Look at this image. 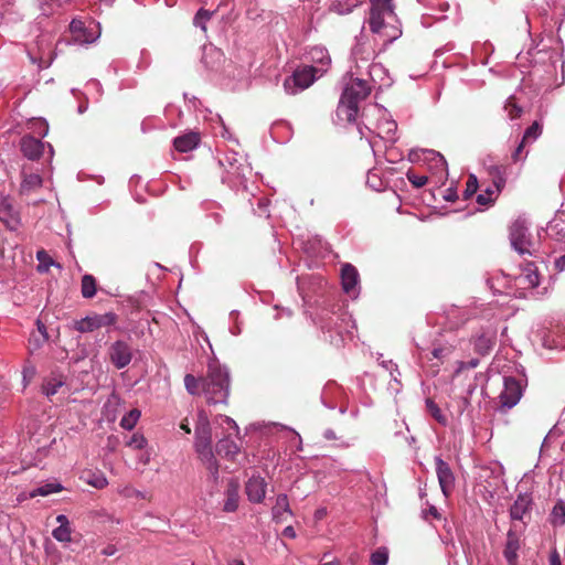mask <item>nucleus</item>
Here are the masks:
<instances>
[{
  "instance_id": "f257e3e1",
  "label": "nucleus",
  "mask_w": 565,
  "mask_h": 565,
  "mask_svg": "<svg viewBox=\"0 0 565 565\" xmlns=\"http://www.w3.org/2000/svg\"><path fill=\"white\" fill-rule=\"evenodd\" d=\"M184 385L191 395L202 393L209 404H226L230 394V376L225 367L210 363L205 377L184 376Z\"/></svg>"
},
{
  "instance_id": "f03ea898",
  "label": "nucleus",
  "mask_w": 565,
  "mask_h": 565,
  "mask_svg": "<svg viewBox=\"0 0 565 565\" xmlns=\"http://www.w3.org/2000/svg\"><path fill=\"white\" fill-rule=\"evenodd\" d=\"M194 448L200 460L210 471L213 481L217 482L220 478L218 463L212 448V430L210 420L204 411H200L198 414Z\"/></svg>"
},
{
  "instance_id": "7ed1b4c3",
  "label": "nucleus",
  "mask_w": 565,
  "mask_h": 565,
  "mask_svg": "<svg viewBox=\"0 0 565 565\" xmlns=\"http://www.w3.org/2000/svg\"><path fill=\"white\" fill-rule=\"evenodd\" d=\"M370 92L371 87L365 81L350 77V82L345 85L337 108L338 118L348 122L355 121L359 103L365 99Z\"/></svg>"
},
{
  "instance_id": "20e7f679",
  "label": "nucleus",
  "mask_w": 565,
  "mask_h": 565,
  "mask_svg": "<svg viewBox=\"0 0 565 565\" xmlns=\"http://www.w3.org/2000/svg\"><path fill=\"white\" fill-rule=\"evenodd\" d=\"M363 118L367 121L364 128L369 132L388 142L396 140L397 124L385 108L373 105L364 110Z\"/></svg>"
},
{
  "instance_id": "39448f33",
  "label": "nucleus",
  "mask_w": 565,
  "mask_h": 565,
  "mask_svg": "<svg viewBox=\"0 0 565 565\" xmlns=\"http://www.w3.org/2000/svg\"><path fill=\"white\" fill-rule=\"evenodd\" d=\"M320 76L313 66L298 68L284 81L285 92L289 95H296L308 88Z\"/></svg>"
},
{
  "instance_id": "423d86ee",
  "label": "nucleus",
  "mask_w": 565,
  "mask_h": 565,
  "mask_svg": "<svg viewBox=\"0 0 565 565\" xmlns=\"http://www.w3.org/2000/svg\"><path fill=\"white\" fill-rule=\"evenodd\" d=\"M371 9L369 17L370 30L379 33L386 28L385 19L394 17L392 0H370Z\"/></svg>"
},
{
  "instance_id": "0eeeda50",
  "label": "nucleus",
  "mask_w": 565,
  "mask_h": 565,
  "mask_svg": "<svg viewBox=\"0 0 565 565\" xmlns=\"http://www.w3.org/2000/svg\"><path fill=\"white\" fill-rule=\"evenodd\" d=\"M510 241L512 247L521 255L532 254V243L529 227L522 220H516L510 227Z\"/></svg>"
},
{
  "instance_id": "6e6552de",
  "label": "nucleus",
  "mask_w": 565,
  "mask_h": 565,
  "mask_svg": "<svg viewBox=\"0 0 565 565\" xmlns=\"http://www.w3.org/2000/svg\"><path fill=\"white\" fill-rule=\"evenodd\" d=\"M117 316L114 312H106L103 315H90L81 320L75 321L74 328L78 332H93L103 327L115 324Z\"/></svg>"
},
{
  "instance_id": "1a4fd4ad",
  "label": "nucleus",
  "mask_w": 565,
  "mask_h": 565,
  "mask_svg": "<svg viewBox=\"0 0 565 565\" xmlns=\"http://www.w3.org/2000/svg\"><path fill=\"white\" fill-rule=\"evenodd\" d=\"M521 396V383L513 377H504L503 390L499 395L500 408L511 409L519 403Z\"/></svg>"
},
{
  "instance_id": "9d476101",
  "label": "nucleus",
  "mask_w": 565,
  "mask_h": 565,
  "mask_svg": "<svg viewBox=\"0 0 565 565\" xmlns=\"http://www.w3.org/2000/svg\"><path fill=\"white\" fill-rule=\"evenodd\" d=\"M108 356L113 365L121 370L130 364L134 353L130 344L124 340H117L108 349Z\"/></svg>"
},
{
  "instance_id": "9b49d317",
  "label": "nucleus",
  "mask_w": 565,
  "mask_h": 565,
  "mask_svg": "<svg viewBox=\"0 0 565 565\" xmlns=\"http://www.w3.org/2000/svg\"><path fill=\"white\" fill-rule=\"evenodd\" d=\"M491 174L493 178V184L477 195V202L480 205L486 206L493 203L505 184V178L503 177L500 167H494Z\"/></svg>"
},
{
  "instance_id": "f8f14e48",
  "label": "nucleus",
  "mask_w": 565,
  "mask_h": 565,
  "mask_svg": "<svg viewBox=\"0 0 565 565\" xmlns=\"http://www.w3.org/2000/svg\"><path fill=\"white\" fill-rule=\"evenodd\" d=\"M375 38H359L352 49V58L360 67L359 63H369L376 56Z\"/></svg>"
},
{
  "instance_id": "ddd939ff",
  "label": "nucleus",
  "mask_w": 565,
  "mask_h": 565,
  "mask_svg": "<svg viewBox=\"0 0 565 565\" xmlns=\"http://www.w3.org/2000/svg\"><path fill=\"white\" fill-rule=\"evenodd\" d=\"M436 473L440 489L445 497H448L455 487V476L449 465L440 457L435 458Z\"/></svg>"
},
{
  "instance_id": "4468645a",
  "label": "nucleus",
  "mask_w": 565,
  "mask_h": 565,
  "mask_svg": "<svg viewBox=\"0 0 565 565\" xmlns=\"http://www.w3.org/2000/svg\"><path fill=\"white\" fill-rule=\"evenodd\" d=\"M0 221L10 231H17L21 224L20 214L8 196L0 200Z\"/></svg>"
},
{
  "instance_id": "2eb2a0df",
  "label": "nucleus",
  "mask_w": 565,
  "mask_h": 565,
  "mask_svg": "<svg viewBox=\"0 0 565 565\" xmlns=\"http://www.w3.org/2000/svg\"><path fill=\"white\" fill-rule=\"evenodd\" d=\"M267 482L258 476H252L245 484V493L252 503H262L266 497Z\"/></svg>"
},
{
  "instance_id": "dca6fc26",
  "label": "nucleus",
  "mask_w": 565,
  "mask_h": 565,
  "mask_svg": "<svg viewBox=\"0 0 565 565\" xmlns=\"http://www.w3.org/2000/svg\"><path fill=\"white\" fill-rule=\"evenodd\" d=\"M424 162L428 164V169L441 181L447 178V162L443 154L435 150H424Z\"/></svg>"
},
{
  "instance_id": "f3484780",
  "label": "nucleus",
  "mask_w": 565,
  "mask_h": 565,
  "mask_svg": "<svg viewBox=\"0 0 565 565\" xmlns=\"http://www.w3.org/2000/svg\"><path fill=\"white\" fill-rule=\"evenodd\" d=\"M306 58L308 62L315 64L312 66L316 68V72L319 73V75H323L331 63L330 54L323 46L310 47L307 51Z\"/></svg>"
},
{
  "instance_id": "a211bd4d",
  "label": "nucleus",
  "mask_w": 565,
  "mask_h": 565,
  "mask_svg": "<svg viewBox=\"0 0 565 565\" xmlns=\"http://www.w3.org/2000/svg\"><path fill=\"white\" fill-rule=\"evenodd\" d=\"M45 143L33 136H23L20 140V150L29 160H38L44 151Z\"/></svg>"
},
{
  "instance_id": "6ab92c4d",
  "label": "nucleus",
  "mask_w": 565,
  "mask_h": 565,
  "mask_svg": "<svg viewBox=\"0 0 565 565\" xmlns=\"http://www.w3.org/2000/svg\"><path fill=\"white\" fill-rule=\"evenodd\" d=\"M521 547V535L514 529H510L507 533V541L503 551L504 558L509 565L518 564V552Z\"/></svg>"
},
{
  "instance_id": "aec40b11",
  "label": "nucleus",
  "mask_w": 565,
  "mask_h": 565,
  "mask_svg": "<svg viewBox=\"0 0 565 565\" xmlns=\"http://www.w3.org/2000/svg\"><path fill=\"white\" fill-rule=\"evenodd\" d=\"M342 288L348 295L355 296L359 282L358 270L351 265L345 264L341 269Z\"/></svg>"
},
{
  "instance_id": "412c9836",
  "label": "nucleus",
  "mask_w": 565,
  "mask_h": 565,
  "mask_svg": "<svg viewBox=\"0 0 565 565\" xmlns=\"http://www.w3.org/2000/svg\"><path fill=\"white\" fill-rule=\"evenodd\" d=\"M239 502V484L236 480L231 479L225 491V501L223 510L225 512H235Z\"/></svg>"
},
{
  "instance_id": "4be33fe9",
  "label": "nucleus",
  "mask_w": 565,
  "mask_h": 565,
  "mask_svg": "<svg viewBox=\"0 0 565 565\" xmlns=\"http://www.w3.org/2000/svg\"><path fill=\"white\" fill-rule=\"evenodd\" d=\"M518 281L523 288H535L540 285L537 268L533 263H529L518 276Z\"/></svg>"
},
{
  "instance_id": "5701e85b",
  "label": "nucleus",
  "mask_w": 565,
  "mask_h": 565,
  "mask_svg": "<svg viewBox=\"0 0 565 565\" xmlns=\"http://www.w3.org/2000/svg\"><path fill=\"white\" fill-rule=\"evenodd\" d=\"M56 522L58 526L52 531V536L61 543H70L72 541V529L67 516L58 514Z\"/></svg>"
},
{
  "instance_id": "b1692460",
  "label": "nucleus",
  "mask_w": 565,
  "mask_h": 565,
  "mask_svg": "<svg viewBox=\"0 0 565 565\" xmlns=\"http://www.w3.org/2000/svg\"><path fill=\"white\" fill-rule=\"evenodd\" d=\"M273 520L277 523L286 521V515H292L287 494H278L271 509Z\"/></svg>"
},
{
  "instance_id": "393cba45",
  "label": "nucleus",
  "mask_w": 565,
  "mask_h": 565,
  "mask_svg": "<svg viewBox=\"0 0 565 565\" xmlns=\"http://www.w3.org/2000/svg\"><path fill=\"white\" fill-rule=\"evenodd\" d=\"M200 142V136L196 132H188L179 136L174 139L173 146L179 152H189L198 147Z\"/></svg>"
},
{
  "instance_id": "a878e982",
  "label": "nucleus",
  "mask_w": 565,
  "mask_h": 565,
  "mask_svg": "<svg viewBox=\"0 0 565 565\" xmlns=\"http://www.w3.org/2000/svg\"><path fill=\"white\" fill-rule=\"evenodd\" d=\"M495 343V333L486 331L473 340L475 351L481 355L488 354Z\"/></svg>"
},
{
  "instance_id": "bb28decb",
  "label": "nucleus",
  "mask_w": 565,
  "mask_h": 565,
  "mask_svg": "<svg viewBox=\"0 0 565 565\" xmlns=\"http://www.w3.org/2000/svg\"><path fill=\"white\" fill-rule=\"evenodd\" d=\"M216 452L228 460H235L239 452V447L233 439L225 437L217 441Z\"/></svg>"
},
{
  "instance_id": "cd10ccee",
  "label": "nucleus",
  "mask_w": 565,
  "mask_h": 565,
  "mask_svg": "<svg viewBox=\"0 0 565 565\" xmlns=\"http://www.w3.org/2000/svg\"><path fill=\"white\" fill-rule=\"evenodd\" d=\"M65 386V381L62 375H53L46 377L42 384V393L51 398L56 395Z\"/></svg>"
},
{
  "instance_id": "c85d7f7f",
  "label": "nucleus",
  "mask_w": 565,
  "mask_h": 565,
  "mask_svg": "<svg viewBox=\"0 0 565 565\" xmlns=\"http://www.w3.org/2000/svg\"><path fill=\"white\" fill-rule=\"evenodd\" d=\"M42 185V178L36 173L25 174L23 173V179L21 182V192H30L36 188Z\"/></svg>"
},
{
  "instance_id": "c756f323",
  "label": "nucleus",
  "mask_w": 565,
  "mask_h": 565,
  "mask_svg": "<svg viewBox=\"0 0 565 565\" xmlns=\"http://www.w3.org/2000/svg\"><path fill=\"white\" fill-rule=\"evenodd\" d=\"M61 490H62V486L60 483L50 482V483H45V484H43L41 487H38V488L33 489L29 493V497L30 498H35L38 495L46 497V495H50L52 493L60 492Z\"/></svg>"
},
{
  "instance_id": "7c9ffc66",
  "label": "nucleus",
  "mask_w": 565,
  "mask_h": 565,
  "mask_svg": "<svg viewBox=\"0 0 565 565\" xmlns=\"http://www.w3.org/2000/svg\"><path fill=\"white\" fill-rule=\"evenodd\" d=\"M141 416V412L137 408L129 411L120 420V427L126 430H131L137 425L139 418Z\"/></svg>"
},
{
  "instance_id": "2f4dec72",
  "label": "nucleus",
  "mask_w": 565,
  "mask_h": 565,
  "mask_svg": "<svg viewBox=\"0 0 565 565\" xmlns=\"http://www.w3.org/2000/svg\"><path fill=\"white\" fill-rule=\"evenodd\" d=\"M82 295L84 298H93L96 295V280L92 275H84L82 278Z\"/></svg>"
},
{
  "instance_id": "473e14b6",
  "label": "nucleus",
  "mask_w": 565,
  "mask_h": 565,
  "mask_svg": "<svg viewBox=\"0 0 565 565\" xmlns=\"http://www.w3.org/2000/svg\"><path fill=\"white\" fill-rule=\"evenodd\" d=\"M61 7V0H39V9L45 17L56 13Z\"/></svg>"
},
{
  "instance_id": "72a5a7b5",
  "label": "nucleus",
  "mask_w": 565,
  "mask_h": 565,
  "mask_svg": "<svg viewBox=\"0 0 565 565\" xmlns=\"http://www.w3.org/2000/svg\"><path fill=\"white\" fill-rule=\"evenodd\" d=\"M84 480L96 489H104L108 484V480L102 472H88Z\"/></svg>"
},
{
  "instance_id": "f704fd0d",
  "label": "nucleus",
  "mask_w": 565,
  "mask_h": 565,
  "mask_svg": "<svg viewBox=\"0 0 565 565\" xmlns=\"http://www.w3.org/2000/svg\"><path fill=\"white\" fill-rule=\"evenodd\" d=\"M118 494L127 499H147V494L135 489L130 484L120 486L117 489Z\"/></svg>"
},
{
  "instance_id": "c9c22d12",
  "label": "nucleus",
  "mask_w": 565,
  "mask_h": 565,
  "mask_svg": "<svg viewBox=\"0 0 565 565\" xmlns=\"http://www.w3.org/2000/svg\"><path fill=\"white\" fill-rule=\"evenodd\" d=\"M213 12L200 9L194 17V24L201 29L203 33L207 32L206 23L212 19Z\"/></svg>"
},
{
  "instance_id": "e433bc0d",
  "label": "nucleus",
  "mask_w": 565,
  "mask_h": 565,
  "mask_svg": "<svg viewBox=\"0 0 565 565\" xmlns=\"http://www.w3.org/2000/svg\"><path fill=\"white\" fill-rule=\"evenodd\" d=\"M542 135V126L539 121H534L524 132L523 142H534Z\"/></svg>"
},
{
  "instance_id": "4c0bfd02",
  "label": "nucleus",
  "mask_w": 565,
  "mask_h": 565,
  "mask_svg": "<svg viewBox=\"0 0 565 565\" xmlns=\"http://www.w3.org/2000/svg\"><path fill=\"white\" fill-rule=\"evenodd\" d=\"M504 110L510 120L519 118L522 114V108L516 104L514 96H510L504 105Z\"/></svg>"
},
{
  "instance_id": "58836bf2",
  "label": "nucleus",
  "mask_w": 565,
  "mask_h": 565,
  "mask_svg": "<svg viewBox=\"0 0 565 565\" xmlns=\"http://www.w3.org/2000/svg\"><path fill=\"white\" fill-rule=\"evenodd\" d=\"M426 407L429 414L441 425L447 424V417L443 414L438 405L430 398L426 399Z\"/></svg>"
},
{
  "instance_id": "ea45409f",
  "label": "nucleus",
  "mask_w": 565,
  "mask_h": 565,
  "mask_svg": "<svg viewBox=\"0 0 565 565\" xmlns=\"http://www.w3.org/2000/svg\"><path fill=\"white\" fill-rule=\"evenodd\" d=\"M126 446L132 449H143L147 446L146 437L140 433H135L127 441Z\"/></svg>"
},
{
  "instance_id": "a19ab883",
  "label": "nucleus",
  "mask_w": 565,
  "mask_h": 565,
  "mask_svg": "<svg viewBox=\"0 0 565 565\" xmlns=\"http://www.w3.org/2000/svg\"><path fill=\"white\" fill-rule=\"evenodd\" d=\"M452 351H454V345H451V344L439 345V347H436L433 349L431 355H433V358H435L439 361H443L446 358H448L452 353Z\"/></svg>"
},
{
  "instance_id": "79ce46f5",
  "label": "nucleus",
  "mask_w": 565,
  "mask_h": 565,
  "mask_svg": "<svg viewBox=\"0 0 565 565\" xmlns=\"http://www.w3.org/2000/svg\"><path fill=\"white\" fill-rule=\"evenodd\" d=\"M552 519L555 524L565 523V505L563 502H557L552 511Z\"/></svg>"
},
{
  "instance_id": "37998d69",
  "label": "nucleus",
  "mask_w": 565,
  "mask_h": 565,
  "mask_svg": "<svg viewBox=\"0 0 565 565\" xmlns=\"http://www.w3.org/2000/svg\"><path fill=\"white\" fill-rule=\"evenodd\" d=\"M406 177L408 181L417 189L423 188L428 182V178L426 175H418L412 170L406 173Z\"/></svg>"
},
{
  "instance_id": "c03bdc74",
  "label": "nucleus",
  "mask_w": 565,
  "mask_h": 565,
  "mask_svg": "<svg viewBox=\"0 0 565 565\" xmlns=\"http://www.w3.org/2000/svg\"><path fill=\"white\" fill-rule=\"evenodd\" d=\"M478 190V179L476 175L470 174L463 192L465 199L471 198Z\"/></svg>"
},
{
  "instance_id": "a18cd8bd",
  "label": "nucleus",
  "mask_w": 565,
  "mask_h": 565,
  "mask_svg": "<svg viewBox=\"0 0 565 565\" xmlns=\"http://www.w3.org/2000/svg\"><path fill=\"white\" fill-rule=\"evenodd\" d=\"M525 512L524 501H515L511 507L510 515L513 520H522Z\"/></svg>"
},
{
  "instance_id": "49530a36",
  "label": "nucleus",
  "mask_w": 565,
  "mask_h": 565,
  "mask_svg": "<svg viewBox=\"0 0 565 565\" xmlns=\"http://www.w3.org/2000/svg\"><path fill=\"white\" fill-rule=\"evenodd\" d=\"M387 559L388 555L385 550H377L371 555V562L373 565H386Z\"/></svg>"
},
{
  "instance_id": "de8ad7c7",
  "label": "nucleus",
  "mask_w": 565,
  "mask_h": 565,
  "mask_svg": "<svg viewBox=\"0 0 565 565\" xmlns=\"http://www.w3.org/2000/svg\"><path fill=\"white\" fill-rule=\"evenodd\" d=\"M36 257L40 262V265L38 267L40 271L46 270L49 265H55L45 250H39Z\"/></svg>"
},
{
  "instance_id": "09e8293b",
  "label": "nucleus",
  "mask_w": 565,
  "mask_h": 565,
  "mask_svg": "<svg viewBox=\"0 0 565 565\" xmlns=\"http://www.w3.org/2000/svg\"><path fill=\"white\" fill-rule=\"evenodd\" d=\"M70 31L72 33H83V35H93V30H89L88 34L85 33V23L79 19H74L70 23Z\"/></svg>"
},
{
  "instance_id": "8fccbe9b",
  "label": "nucleus",
  "mask_w": 565,
  "mask_h": 565,
  "mask_svg": "<svg viewBox=\"0 0 565 565\" xmlns=\"http://www.w3.org/2000/svg\"><path fill=\"white\" fill-rule=\"evenodd\" d=\"M98 38L97 36H94V38H71L70 41H67V44L70 45H89V44H93L95 43V41L97 40Z\"/></svg>"
},
{
  "instance_id": "3c124183",
  "label": "nucleus",
  "mask_w": 565,
  "mask_h": 565,
  "mask_svg": "<svg viewBox=\"0 0 565 565\" xmlns=\"http://www.w3.org/2000/svg\"><path fill=\"white\" fill-rule=\"evenodd\" d=\"M525 145H526V142H523V140H521V142L519 143L516 149L513 151L512 159L514 162L522 161L525 159L526 153L523 154V149H524Z\"/></svg>"
},
{
  "instance_id": "603ef678",
  "label": "nucleus",
  "mask_w": 565,
  "mask_h": 565,
  "mask_svg": "<svg viewBox=\"0 0 565 565\" xmlns=\"http://www.w3.org/2000/svg\"><path fill=\"white\" fill-rule=\"evenodd\" d=\"M425 149H412L408 153V160L411 162L417 163L423 161L424 162V154L422 153Z\"/></svg>"
},
{
  "instance_id": "864d4df0",
  "label": "nucleus",
  "mask_w": 565,
  "mask_h": 565,
  "mask_svg": "<svg viewBox=\"0 0 565 565\" xmlns=\"http://www.w3.org/2000/svg\"><path fill=\"white\" fill-rule=\"evenodd\" d=\"M35 373H36L35 366L30 363L23 367V380H24L25 384L33 379Z\"/></svg>"
},
{
  "instance_id": "5fc2aeb1",
  "label": "nucleus",
  "mask_w": 565,
  "mask_h": 565,
  "mask_svg": "<svg viewBox=\"0 0 565 565\" xmlns=\"http://www.w3.org/2000/svg\"><path fill=\"white\" fill-rule=\"evenodd\" d=\"M479 364V360L478 359H471L470 361L468 362H458V367H457V373L466 370V369H475L477 367Z\"/></svg>"
},
{
  "instance_id": "6e6d98bb",
  "label": "nucleus",
  "mask_w": 565,
  "mask_h": 565,
  "mask_svg": "<svg viewBox=\"0 0 565 565\" xmlns=\"http://www.w3.org/2000/svg\"><path fill=\"white\" fill-rule=\"evenodd\" d=\"M356 4H352V6H343L341 1H338L337 3H333V8L334 10L340 13V14H344V13H349L351 10H352V7H355Z\"/></svg>"
},
{
  "instance_id": "4d7b16f0",
  "label": "nucleus",
  "mask_w": 565,
  "mask_h": 565,
  "mask_svg": "<svg viewBox=\"0 0 565 565\" xmlns=\"http://www.w3.org/2000/svg\"><path fill=\"white\" fill-rule=\"evenodd\" d=\"M382 366L386 369L396 381L397 377L394 375V371H397V365L393 361H383Z\"/></svg>"
},
{
  "instance_id": "13d9d810",
  "label": "nucleus",
  "mask_w": 565,
  "mask_h": 565,
  "mask_svg": "<svg viewBox=\"0 0 565 565\" xmlns=\"http://www.w3.org/2000/svg\"><path fill=\"white\" fill-rule=\"evenodd\" d=\"M282 535L286 536V537H289V539H295L296 537V531H295V529L291 525H288V526H286L284 529Z\"/></svg>"
},
{
  "instance_id": "bf43d9fd",
  "label": "nucleus",
  "mask_w": 565,
  "mask_h": 565,
  "mask_svg": "<svg viewBox=\"0 0 565 565\" xmlns=\"http://www.w3.org/2000/svg\"><path fill=\"white\" fill-rule=\"evenodd\" d=\"M456 198H457L456 191L452 189H448L447 193L444 195V199L446 201H450V202L455 201Z\"/></svg>"
},
{
  "instance_id": "052dcab7",
  "label": "nucleus",
  "mask_w": 565,
  "mask_h": 565,
  "mask_svg": "<svg viewBox=\"0 0 565 565\" xmlns=\"http://www.w3.org/2000/svg\"><path fill=\"white\" fill-rule=\"evenodd\" d=\"M87 87L88 88H94L97 90L98 95L102 94V87H100V83L98 81H90L88 84H87Z\"/></svg>"
},
{
  "instance_id": "680f3d73",
  "label": "nucleus",
  "mask_w": 565,
  "mask_h": 565,
  "mask_svg": "<svg viewBox=\"0 0 565 565\" xmlns=\"http://www.w3.org/2000/svg\"><path fill=\"white\" fill-rule=\"evenodd\" d=\"M555 265L559 270H565V254L555 260Z\"/></svg>"
},
{
  "instance_id": "e2e57ef3",
  "label": "nucleus",
  "mask_w": 565,
  "mask_h": 565,
  "mask_svg": "<svg viewBox=\"0 0 565 565\" xmlns=\"http://www.w3.org/2000/svg\"><path fill=\"white\" fill-rule=\"evenodd\" d=\"M36 323H38L39 332L43 335V341H46L47 340V334H46L45 326L40 320H38Z\"/></svg>"
},
{
  "instance_id": "0e129e2a",
  "label": "nucleus",
  "mask_w": 565,
  "mask_h": 565,
  "mask_svg": "<svg viewBox=\"0 0 565 565\" xmlns=\"http://www.w3.org/2000/svg\"><path fill=\"white\" fill-rule=\"evenodd\" d=\"M224 420L233 428L235 429L236 431H238V426L237 424L235 423V420H233L231 417H227L225 416L224 417Z\"/></svg>"
},
{
  "instance_id": "69168bd1",
  "label": "nucleus",
  "mask_w": 565,
  "mask_h": 565,
  "mask_svg": "<svg viewBox=\"0 0 565 565\" xmlns=\"http://www.w3.org/2000/svg\"><path fill=\"white\" fill-rule=\"evenodd\" d=\"M52 62V57L44 60L43 56H40V67H47Z\"/></svg>"
},
{
  "instance_id": "338daca9",
  "label": "nucleus",
  "mask_w": 565,
  "mask_h": 565,
  "mask_svg": "<svg viewBox=\"0 0 565 565\" xmlns=\"http://www.w3.org/2000/svg\"><path fill=\"white\" fill-rule=\"evenodd\" d=\"M115 552H116V548L114 546H108V547L103 550V554L107 555V556L114 555Z\"/></svg>"
},
{
  "instance_id": "774afa93",
  "label": "nucleus",
  "mask_w": 565,
  "mask_h": 565,
  "mask_svg": "<svg viewBox=\"0 0 565 565\" xmlns=\"http://www.w3.org/2000/svg\"><path fill=\"white\" fill-rule=\"evenodd\" d=\"M227 565H245V563L242 559H231Z\"/></svg>"
}]
</instances>
